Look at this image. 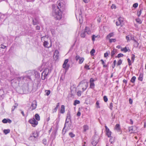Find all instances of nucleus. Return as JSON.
I'll list each match as a JSON object with an SVG mask.
<instances>
[{"label": "nucleus", "instance_id": "f257e3e1", "mask_svg": "<svg viewBox=\"0 0 146 146\" xmlns=\"http://www.w3.org/2000/svg\"><path fill=\"white\" fill-rule=\"evenodd\" d=\"M52 16L56 20H60L62 18V12L58 8L56 9L52 12Z\"/></svg>", "mask_w": 146, "mask_h": 146}, {"label": "nucleus", "instance_id": "f03ea898", "mask_svg": "<svg viewBox=\"0 0 146 146\" xmlns=\"http://www.w3.org/2000/svg\"><path fill=\"white\" fill-rule=\"evenodd\" d=\"M49 69L48 68L45 69L42 72L41 74V78L43 80H45L49 72Z\"/></svg>", "mask_w": 146, "mask_h": 146}, {"label": "nucleus", "instance_id": "7ed1b4c3", "mask_svg": "<svg viewBox=\"0 0 146 146\" xmlns=\"http://www.w3.org/2000/svg\"><path fill=\"white\" fill-rule=\"evenodd\" d=\"M29 123L31 124L33 127H36L38 124V121L34 118L30 119L28 121Z\"/></svg>", "mask_w": 146, "mask_h": 146}, {"label": "nucleus", "instance_id": "20e7f679", "mask_svg": "<svg viewBox=\"0 0 146 146\" xmlns=\"http://www.w3.org/2000/svg\"><path fill=\"white\" fill-rule=\"evenodd\" d=\"M17 80L19 81H20L21 80L27 81L29 80H31V78L30 76H21L17 78Z\"/></svg>", "mask_w": 146, "mask_h": 146}, {"label": "nucleus", "instance_id": "39448f33", "mask_svg": "<svg viewBox=\"0 0 146 146\" xmlns=\"http://www.w3.org/2000/svg\"><path fill=\"white\" fill-rule=\"evenodd\" d=\"M132 40L134 41V47H138L139 43L136 40L134 39V37L131 35H128V40Z\"/></svg>", "mask_w": 146, "mask_h": 146}, {"label": "nucleus", "instance_id": "423d86ee", "mask_svg": "<svg viewBox=\"0 0 146 146\" xmlns=\"http://www.w3.org/2000/svg\"><path fill=\"white\" fill-rule=\"evenodd\" d=\"M39 133L37 131H34L32 133L31 135L29 138L31 139L32 137H34V138H37L39 136Z\"/></svg>", "mask_w": 146, "mask_h": 146}, {"label": "nucleus", "instance_id": "0eeeda50", "mask_svg": "<svg viewBox=\"0 0 146 146\" xmlns=\"http://www.w3.org/2000/svg\"><path fill=\"white\" fill-rule=\"evenodd\" d=\"M129 131H131V133H134L136 132L137 130V127L135 126H133L131 127H129L128 128Z\"/></svg>", "mask_w": 146, "mask_h": 146}, {"label": "nucleus", "instance_id": "6e6552de", "mask_svg": "<svg viewBox=\"0 0 146 146\" xmlns=\"http://www.w3.org/2000/svg\"><path fill=\"white\" fill-rule=\"evenodd\" d=\"M106 131V135L109 137H111V132L110 130L107 127L106 125L105 126Z\"/></svg>", "mask_w": 146, "mask_h": 146}, {"label": "nucleus", "instance_id": "1a4fd4ad", "mask_svg": "<svg viewBox=\"0 0 146 146\" xmlns=\"http://www.w3.org/2000/svg\"><path fill=\"white\" fill-rule=\"evenodd\" d=\"M135 58V55L132 54L131 56V60L128 58V65L130 66L131 65L132 63H133L134 62Z\"/></svg>", "mask_w": 146, "mask_h": 146}, {"label": "nucleus", "instance_id": "9d476101", "mask_svg": "<svg viewBox=\"0 0 146 146\" xmlns=\"http://www.w3.org/2000/svg\"><path fill=\"white\" fill-rule=\"evenodd\" d=\"M57 4H58V5L56 9L58 8L60 9V11H61L62 8L63 7V4L59 1L57 2Z\"/></svg>", "mask_w": 146, "mask_h": 146}, {"label": "nucleus", "instance_id": "9b49d317", "mask_svg": "<svg viewBox=\"0 0 146 146\" xmlns=\"http://www.w3.org/2000/svg\"><path fill=\"white\" fill-rule=\"evenodd\" d=\"M37 104L36 102H33L31 104L30 109L31 110H35Z\"/></svg>", "mask_w": 146, "mask_h": 146}, {"label": "nucleus", "instance_id": "f8f14e48", "mask_svg": "<svg viewBox=\"0 0 146 146\" xmlns=\"http://www.w3.org/2000/svg\"><path fill=\"white\" fill-rule=\"evenodd\" d=\"M33 25H36L39 23L38 19L36 18H35L33 19Z\"/></svg>", "mask_w": 146, "mask_h": 146}, {"label": "nucleus", "instance_id": "ddd939ff", "mask_svg": "<svg viewBox=\"0 0 146 146\" xmlns=\"http://www.w3.org/2000/svg\"><path fill=\"white\" fill-rule=\"evenodd\" d=\"M58 127V125L56 126L55 128L54 129L52 133V135H53L54 136H56L57 133Z\"/></svg>", "mask_w": 146, "mask_h": 146}, {"label": "nucleus", "instance_id": "4468645a", "mask_svg": "<svg viewBox=\"0 0 146 146\" xmlns=\"http://www.w3.org/2000/svg\"><path fill=\"white\" fill-rule=\"evenodd\" d=\"M59 54L58 51L57 50H56L54 54V56H55L56 59H57L58 58L59 56Z\"/></svg>", "mask_w": 146, "mask_h": 146}, {"label": "nucleus", "instance_id": "2eb2a0df", "mask_svg": "<svg viewBox=\"0 0 146 146\" xmlns=\"http://www.w3.org/2000/svg\"><path fill=\"white\" fill-rule=\"evenodd\" d=\"M65 112V107L64 105H62L61 106L60 109V113H61L63 114Z\"/></svg>", "mask_w": 146, "mask_h": 146}, {"label": "nucleus", "instance_id": "dca6fc26", "mask_svg": "<svg viewBox=\"0 0 146 146\" xmlns=\"http://www.w3.org/2000/svg\"><path fill=\"white\" fill-rule=\"evenodd\" d=\"M117 50L116 49L114 48L111 52V56L112 57H113L114 55L117 53Z\"/></svg>", "mask_w": 146, "mask_h": 146}, {"label": "nucleus", "instance_id": "f3484780", "mask_svg": "<svg viewBox=\"0 0 146 146\" xmlns=\"http://www.w3.org/2000/svg\"><path fill=\"white\" fill-rule=\"evenodd\" d=\"M66 119L70 120L71 123V115L70 112L69 111H68L66 114Z\"/></svg>", "mask_w": 146, "mask_h": 146}, {"label": "nucleus", "instance_id": "a211bd4d", "mask_svg": "<svg viewBox=\"0 0 146 146\" xmlns=\"http://www.w3.org/2000/svg\"><path fill=\"white\" fill-rule=\"evenodd\" d=\"M84 31L88 35H90L91 34V31L90 28L88 27H86Z\"/></svg>", "mask_w": 146, "mask_h": 146}, {"label": "nucleus", "instance_id": "6ab92c4d", "mask_svg": "<svg viewBox=\"0 0 146 146\" xmlns=\"http://www.w3.org/2000/svg\"><path fill=\"white\" fill-rule=\"evenodd\" d=\"M114 129L118 132L120 131L121 128L120 125L119 124H117L115 125Z\"/></svg>", "mask_w": 146, "mask_h": 146}, {"label": "nucleus", "instance_id": "aec40b11", "mask_svg": "<svg viewBox=\"0 0 146 146\" xmlns=\"http://www.w3.org/2000/svg\"><path fill=\"white\" fill-rule=\"evenodd\" d=\"M11 74L12 75H13L14 77H16V78H17H17L19 77V74L18 73L16 72H11Z\"/></svg>", "mask_w": 146, "mask_h": 146}, {"label": "nucleus", "instance_id": "412c9836", "mask_svg": "<svg viewBox=\"0 0 146 146\" xmlns=\"http://www.w3.org/2000/svg\"><path fill=\"white\" fill-rule=\"evenodd\" d=\"M143 73L141 72L139 74V77H138V79L139 80L142 81L143 80Z\"/></svg>", "mask_w": 146, "mask_h": 146}, {"label": "nucleus", "instance_id": "4be33fe9", "mask_svg": "<svg viewBox=\"0 0 146 146\" xmlns=\"http://www.w3.org/2000/svg\"><path fill=\"white\" fill-rule=\"evenodd\" d=\"M59 106V103H58L56 104V107L53 109L52 110V112L54 113V112H56L57 110V109Z\"/></svg>", "mask_w": 146, "mask_h": 146}, {"label": "nucleus", "instance_id": "5701e85b", "mask_svg": "<svg viewBox=\"0 0 146 146\" xmlns=\"http://www.w3.org/2000/svg\"><path fill=\"white\" fill-rule=\"evenodd\" d=\"M83 132H86L89 129V126L87 125H84L83 126Z\"/></svg>", "mask_w": 146, "mask_h": 146}, {"label": "nucleus", "instance_id": "b1692460", "mask_svg": "<svg viewBox=\"0 0 146 146\" xmlns=\"http://www.w3.org/2000/svg\"><path fill=\"white\" fill-rule=\"evenodd\" d=\"M48 42L46 41H44V42L43 43V45L46 48H49L51 46V44L50 45V46H48Z\"/></svg>", "mask_w": 146, "mask_h": 146}, {"label": "nucleus", "instance_id": "393cba45", "mask_svg": "<svg viewBox=\"0 0 146 146\" xmlns=\"http://www.w3.org/2000/svg\"><path fill=\"white\" fill-rule=\"evenodd\" d=\"M34 73L36 77L39 78L40 77V74L37 71L34 70Z\"/></svg>", "mask_w": 146, "mask_h": 146}, {"label": "nucleus", "instance_id": "a878e982", "mask_svg": "<svg viewBox=\"0 0 146 146\" xmlns=\"http://www.w3.org/2000/svg\"><path fill=\"white\" fill-rule=\"evenodd\" d=\"M118 21L121 23L122 25L124 24V20L123 18L120 17L118 18Z\"/></svg>", "mask_w": 146, "mask_h": 146}, {"label": "nucleus", "instance_id": "bb28decb", "mask_svg": "<svg viewBox=\"0 0 146 146\" xmlns=\"http://www.w3.org/2000/svg\"><path fill=\"white\" fill-rule=\"evenodd\" d=\"M114 35V33L113 32L110 33L107 36V39L110 38L111 37L113 36Z\"/></svg>", "mask_w": 146, "mask_h": 146}, {"label": "nucleus", "instance_id": "cd10ccee", "mask_svg": "<svg viewBox=\"0 0 146 146\" xmlns=\"http://www.w3.org/2000/svg\"><path fill=\"white\" fill-rule=\"evenodd\" d=\"M98 142V141L97 139L95 141L93 140V141L92 142V144L93 146H95Z\"/></svg>", "mask_w": 146, "mask_h": 146}, {"label": "nucleus", "instance_id": "c85d7f7f", "mask_svg": "<svg viewBox=\"0 0 146 146\" xmlns=\"http://www.w3.org/2000/svg\"><path fill=\"white\" fill-rule=\"evenodd\" d=\"M86 36V33L84 31L82 32L80 34V36L82 38H84Z\"/></svg>", "mask_w": 146, "mask_h": 146}, {"label": "nucleus", "instance_id": "c756f323", "mask_svg": "<svg viewBox=\"0 0 146 146\" xmlns=\"http://www.w3.org/2000/svg\"><path fill=\"white\" fill-rule=\"evenodd\" d=\"M68 59H66L64 62L63 65V67L64 68H65L66 67V65L67 64L68 62Z\"/></svg>", "mask_w": 146, "mask_h": 146}, {"label": "nucleus", "instance_id": "7c9ffc66", "mask_svg": "<svg viewBox=\"0 0 146 146\" xmlns=\"http://www.w3.org/2000/svg\"><path fill=\"white\" fill-rule=\"evenodd\" d=\"M35 119L37 121H39L40 119V116L37 113L35 114Z\"/></svg>", "mask_w": 146, "mask_h": 146}, {"label": "nucleus", "instance_id": "2f4dec72", "mask_svg": "<svg viewBox=\"0 0 146 146\" xmlns=\"http://www.w3.org/2000/svg\"><path fill=\"white\" fill-rule=\"evenodd\" d=\"M70 121V120H69L68 119H66L65 120V123L64 125V129L66 127V126L67 125H68V126H69V125H70V124H68V123L69 122V121Z\"/></svg>", "mask_w": 146, "mask_h": 146}, {"label": "nucleus", "instance_id": "473e14b6", "mask_svg": "<svg viewBox=\"0 0 146 146\" xmlns=\"http://www.w3.org/2000/svg\"><path fill=\"white\" fill-rule=\"evenodd\" d=\"M10 129H5L3 130V133L5 135H7L10 132Z\"/></svg>", "mask_w": 146, "mask_h": 146}, {"label": "nucleus", "instance_id": "72a5a7b5", "mask_svg": "<svg viewBox=\"0 0 146 146\" xmlns=\"http://www.w3.org/2000/svg\"><path fill=\"white\" fill-rule=\"evenodd\" d=\"M143 10V8H141L140 10H138L137 12V14L138 17H139L141 14L142 10Z\"/></svg>", "mask_w": 146, "mask_h": 146}, {"label": "nucleus", "instance_id": "f704fd0d", "mask_svg": "<svg viewBox=\"0 0 146 146\" xmlns=\"http://www.w3.org/2000/svg\"><path fill=\"white\" fill-rule=\"evenodd\" d=\"M121 50V51L123 52H126L128 51V49H127L126 47H125L124 48L122 47Z\"/></svg>", "mask_w": 146, "mask_h": 146}, {"label": "nucleus", "instance_id": "c9c22d12", "mask_svg": "<svg viewBox=\"0 0 146 146\" xmlns=\"http://www.w3.org/2000/svg\"><path fill=\"white\" fill-rule=\"evenodd\" d=\"M96 107L97 108H100V106L99 101L98 100L96 101Z\"/></svg>", "mask_w": 146, "mask_h": 146}, {"label": "nucleus", "instance_id": "e433bc0d", "mask_svg": "<svg viewBox=\"0 0 146 146\" xmlns=\"http://www.w3.org/2000/svg\"><path fill=\"white\" fill-rule=\"evenodd\" d=\"M95 50L94 48L92 49L90 52V54L91 56H94V54L95 53Z\"/></svg>", "mask_w": 146, "mask_h": 146}, {"label": "nucleus", "instance_id": "4c0bfd02", "mask_svg": "<svg viewBox=\"0 0 146 146\" xmlns=\"http://www.w3.org/2000/svg\"><path fill=\"white\" fill-rule=\"evenodd\" d=\"M84 59L83 57H80L79 59V63L80 64H82L84 61Z\"/></svg>", "mask_w": 146, "mask_h": 146}, {"label": "nucleus", "instance_id": "58836bf2", "mask_svg": "<svg viewBox=\"0 0 146 146\" xmlns=\"http://www.w3.org/2000/svg\"><path fill=\"white\" fill-rule=\"evenodd\" d=\"M83 84V86H84L85 87V88H86V89H87V88L88 86V82H84L83 84L82 82H81V83H80V84Z\"/></svg>", "mask_w": 146, "mask_h": 146}, {"label": "nucleus", "instance_id": "ea45409f", "mask_svg": "<svg viewBox=\"0 0 146 146\" xmlns=\"http://www.w3.org/2000/svg\"><path fill=\"white\" fill-rule=\"evenodd\" d=\"M80 103V101L78 100H75L74 102L73 105L74 106H76L77 104H79Z\"/></svg>", "mask_w": 146, "mask_h": 146}, {"label": "nucleus", "instance_id": "a19ab883", "mask_svg": "<svg viewBox=\"0 0 146 146\" xmlns=\"http://www.w3.org/2000/svg\"><path fill=\"white\" fill-rule=\"evenodd\" d=\"M123 56V54L122 53L119 54L117 56H115V58H119L121 57H122Z\"/></svg>", "mask_w": 146, "mask_h": 146}, {"label": "nucleus", "instance_id": "79ce46f5", "mask_svg": "<svg viewBox=\"0 0 146 146\" xmlns=\"http://www.w3.org/2000/svg\"><path fill=\"white\" fill-rule=\"evenodd\" d=\"M90 88L93 89L95 86V84L94 83V82H90Z\"/></svg>", "mask_w": 146, "mask_h": 146}, {"label": "nucleus", "instance_id": "37998d69", "mask_svg": "<svg viewBox=\"0 0 146 146\" xmlns=\"http://www.w3.org/2000/svg\"><path fill=\"white\" fill-rule=\"evenodd\" d=\"M136 79V78L135 76H133L132 77V78H131V79L130 81L131 82H132L133 83H134L135 82Z\"/></svg>", "mask_w": 146, "mask_h": 146}, {"label": "nucleus", "instance_id": "c03bdc74", "mask_svg": "<svg viewBox=\"0 0 146 146\" xmlns=\"http://www.w3.org/2000/svg\"><path fill=\"white\" fill-rule=\"evenodd\" d=\"M116 41V39L115 38L109 39V42L110 43L112 42H115Z\"/></svg>", "mask_w": 146, "mask_h": 146}, {"label": "nucleus", "instance_id": "a18cd8bd", "mask_svg": "<svg viewBox=\"0 0 146 146\" xmlns=\"http://www.w3.org/2000/svg\"><path fill=\"white\" fill-rule=\"evenodd\" d=\"M136 22L140 24L142 23V21L141 19L139 18H137L135 20Z\"/></svg>", "mask_w": 146, "mask_h": 146}, {"label": "nucleus", "instance_id": "49530a36", "mask_svg": "<svg viewBox=\"0 0 146 146\" xmlns=\"http://www.w3.org/2000/svg\"><path fill=\"white\" fill-rule=\"evenodd\" d=\"M17 105H16V104H15L13 107H12V111H13L14 110L15 108L17 107Z\"/></svg>", "mask_w": 146, "mask_h": 146}, {"label": "nucleus", "instance_id": "de8ad7c7", "mask_svg": "<svg viewBox=\"0 0 146 146\" xmlns=\"http://www.w3.org/2000/svg\"><path fill=\"white\" fill-rule=\"evenodd\" d=\"M69 135L70 137L71 138H73L75 137V135L72 132H70L69 133Z\"/></svg>", "mask_w": 146, "mask_h": 146}, {"label": "nucleus", "instance_id": "09e8293b", "mask_svg": "<svg viewBox=\"0 0 146 146\" xmlns=\"http://www.w3.org/2000/svg\"><path fill=\"white\" fill-rule=\"evenodd\" d=\"M84 68L86 70H90V66L86 64L84 67Z\"/></svg>", "mask_w": 146, "mask_h": 146}, {"label": "nucleus", "instance_id": "8fccbe9b", "mask_svg": "<svg viewBox=\"0 0 146 146\" xmlns=\"http://www.w3.org/2000/svg\"><path fill=\"white\" fill-rule=\"evenodd\" d=\"M116 24L117 26H120L121 27L122 26V25L121 24V23L119 22V21L118 20L116 21Z\"/></svg>", "mask_w": 146, "mask_h": 146}, {"label": "nucleus", "instance_id": "3c124183", "mask_svg": "<svg viewBox=\"0 0 146 146\" xmlns=\"http://www.w3.org/2000/svg\"><path fill=\"white\" fill-rule=\"evenodd\" d=\"M43 68V65H42V66H40L39 67L38 69V71H39L40 72L42 71V70H43V69H42Z\"/></svg>", "mask_w": 146, "mask_h": 146}, {"label": "nucleus", "instance_id": "603ef678", "mask_svg": "<svg viewBox=\"0 0 146 146\" xmlns=\"http://www.w3.org/2000/svg\"><path fill=\"white\" fill-rule=\"evenodd\" d=\"M97 36H95V35H93L92 36V40L93 42L95 40V38L97 37Z\"/></svg>", "mask_w": 146, "mask_h": 146}, {"label": "nucleus", "instance_id": "864d4df0", "mask_svg": "<svg viewBox=\"0 0 146 146\" xmlns=\"http://www.w3.org/2000/svg\"><path fill=\"white\" fill-rule=\"evenodd\" d=\"M45 92H46V95L48 96L50 93V90H46Z\"/></svg>", "mask_w": 146, "mask_h": 146}, {"label": "nucleus", "instance_id": "5fc2aeb1", "mask_svg": "<svg viewBox=\"0 0 146 146\" xmlns=\"http://www.w3.org/2000/svg\"><path fill=\"white\" fill-rule=\"evenodd\" d=\"M82 92H81L80 91H78L77 93V95L78 96H81V94Z\"/></svg>", "mask_w": 146, "mask_h": 146}, {"label": "nucleus", "instance_id": "6e6d98bb", "mask_svg": "<svg viewBox=\"0 0 146 146\" xmlns=\"http://www.w3.org/2000/svg\"><path fill=\"white\" fill-rule=\"evenodd\" d=\"M122 61L121 59L119 60L117 62V65L119 66L120 65L122 64Z\"/></svg>", "mask_w": 146, "mask_h": 146}, {"label": "nucleus", "instance_id": "4d7b16f0", "mask_svg": "<svg viewBox=\"0 0 146 146\" xmlns=\"http://www.w3.org/2000/svg\"><path fill=\"white\" fill-rule=\"evenodd\" d=\"M104 100L105 102H107L108 100V98L106 96H104Z\"/></svg>", "mask_w": 146, "mask_h": 146}, {"label": "nucleus", "instance_id": "13d9d810", "mask_svg": "<svg viewBox=\"0 0 146 146\" xmlns=\"http://www.w3.org/2000/svg\"><path fill=\"white\" fill-rule=\"evenodd\" d=\"M138 3H135L133 4V6L135 8H136L138 7Z\"/></svg>", "mask_w": 146, "mask_h": 146}, {"label": "nucleus", "instance_id": "bf43d9fd", "mask_svg": "<svg viewBox=\"0 0 146 146\" xmlns=\"http://www.w3.org/2000/svg\"><path fill=\"white\" fill-rule=\"evenodd\" d=\"M70 67V64H67L66 65V66L65 68V69L66 70H68Z\"/></svg>", "mask_w": 146, "mask_h": 146}, {"label": "nucleus", "instance_id": "052dcab7", "mask_svg": "<svg viewBox=\"0 0 146 146\" xmlns=\"http://www.w3.org/2000/svg\"><path fill=\"white\" fill-rule=\"evenodd\" d=\"M2 122L5 123H7V119H4L2 120Z\"/></svg>", "mask_w": 146, "mask_h": 146}, {"label": "nucleus", "instance_id": "680f3d73", "mask_svg": "<svg viewBox=\"0 0 146 146\" xmlns=\"http://www.w3.org/2000/svg\"><path fill=\"white\" fill-rule=\"evenodd\" d=\"M43 143L44 145H46V139H44L42 140Z\"/></svg>", "mask_w": 146, "mask_h": 146}, {"label": "nucleus", "instance_id": "e2e57ef3", "mask_svg": "<svg viewBox=\"0 0 146 146\" xmlns=\"http://www.w3.org/2000/svg\"><path fill=\"white\" fill-rule=\"evenodd\" d=\"M113 104L112 103H111L110 104L109 108L111 110H112V108L113 107Z\"/></svg>", "mask_w": 146, "mask_h": 146}, {"label": "nucleus", "instance_id": "0e129e2a", "mask_svg": "<svg viewBox=\"0 0 146 146\" xmlns=\"http://www.w3.org/2000/svg\"><path fill=\"white\" fill-rule=\"evenodd\" d=\"M80 56H76V57H75V59H76V61H78V60H79L80 59Z\"/></svg>", "mask_w": 146, "mask_h": 146}, {"label": "nucleus", "instance_id": "69168bd1", "mask_svg": "<svg viewBox=\"0 0 146 146\" xmlns=\"http://www.w3.org/2000/svg\"><path fill=\"white\" fill-rule=\"evenodd\" d=\"M36 29L37 30H39L40 29V26L37 25L36 26Z\"/></svg>", "mask_w": 146, "mask_h": 146}, {"label": "nucleus", "instance_id": "338daca9", "mask_svg": "<svg viewBox=\"0 0 146 146\" xmlns=\"http://www.w3.org/2000/svg\"><path fill=\"white\" fill-rule=\"evenodd\" d=\"M133 100L132 99H131V98H130L129 99V103L130 104H132L133 103Z\"/></svg>", "mask_w": 146, "mask_h": 146}, {"label": "nucleus", "instance_id": "774afa93", "mask_svg": "<svg viewBox=\"0 0 146 146\" xmlns=\"http://www.w3.org/2000/svg\"><path fill=\"white\" fill-rule=\"evenodd\" d=\"M111 8L112 9H115L116 8V6L115 4H113L112 5L111 7Z\"/></svg>", "mask_w": 146, "mask_h": 146}]
</instances>
